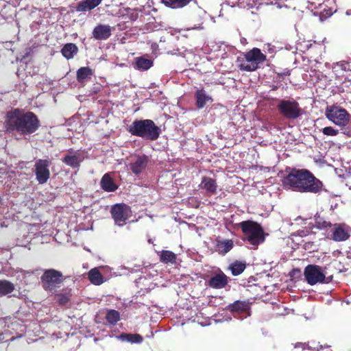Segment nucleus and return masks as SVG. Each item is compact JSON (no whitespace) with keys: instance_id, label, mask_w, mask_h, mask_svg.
<instances>
[{"instance_id":"nucleus-1","label":"nucleus","mask_w":351,"mask_h":351,"mask_svg":"<svg viewBox=\"0 0 351 351\" xmlns=\"http://www.w3.org/2000/svg\"><path fill=\"white\" fill-rule=\"evenodd\" d=\"M286 175L282 179L285 189L299 193H319L324 184L312 172L306 169L287 167Z\"/></svg>"},{"instance_id":"nucleus-2","label":"nucleus","mask_w":351,"mask_h":351,"mask_svg":"<svg viewBox=\"0 0 351 351\" xmlns=\"http://www.w3.org/2000/svg\"><path fill=\"white\" fill-rule=\"evenodd\" d=\"M40 126L38 117L31 111L13 108L5 117L4 127L6 131H16L23 136L36 132Z\"/></svg>"},{"instance_id":"nucleus-3","label":"nucleus","mask_w":351,"mask_h":351,"mask_svg":"<svg viewBox=\"0 0 351 351\" xmlns=\"http://www.w3.org/2000/svg\"><path fill=\"white\" fill-rule=\"evenodd\" d=\"M128 132L133 136L152 141L157 140L161 134L160 128L152 119L134 120Z\"/></svg>"},{"instance_id":"nucleus-4","label":"nucleus","mask_w":351,"mask_h":351,"mask_svg":"<svg viewBox=\"0 0 351 351\" xmlns=\"http://www.w3.org/2000/svg\"><path fill=\"white\" fill-rule=\"evenodd\" d=\"M243 236L242 240L247 241L250 245L257 247L259 244L263 243L265 240V234L263 227L258 223L247 220L239 223Z\"/></svg>"},{"instance_id":"nucleus-5","label":"nucleus","mask_w":351,"mask_h":351,"mask_svg":"<svg viewBox=\"0 0 351 351\" xmlns=\"http://www.w3.org/2000/svg\"><path fill=\"white\" fill-rule=\"evenodd\" d=\"M243 56L246 62H241L238 65L239 69L243 71H254L260 67L261 64L264 63L267 60L266 56L256 47L247 51Z\"/></svg>"},{"instance_id":"nucleus-6","label":"nucleus","mask_w":351,"mask_h":351,"mask_svg":"<svg viewBox=\"0 0 351 351\" xmlns=\"http://www.w3.org/2000/svg\"><path fill=\"white\" fill-rule=\"evenodd\" d=\"M64 279L62 273L54 269L45 270L40 276L42 287L45 291L51 293L60 287Z\"/></svg>"},{"instance_id":"nucleus-7","label":"nucleus","mask_w":351,"mask_h":351,"mask_svg":"<svg viewBox=\"0 0 351 351\" xmlns=\"http://www.w3.org/2000/svg\"><path fill=\"white\" fill-rule=\"evenodd\" d=\"M279 113L286 119L294 120L303 114V110L295 99H280L277 104Z\"/></svg>"},{"instance_id":"nucleus-8","label":"nucleus","mask_w":351,"mask_h":351,"mask_svg":"<svg viewBox=\"0 0 351 351\" xmlns=\"http://www.w3.org/2000/svg\"><path fill=\"white\" fill-rule=\"evenodd\" d=\"M325 115L328 120L339 126H345L349 121L350 115L348 111L334 105L326 108Z\"/></svg>"},{"instance_id":"nucleus-9","label":"nucleus","mask_w":351,"mask_h":351,"mask_svg":"<svg viewBox=\"0 0 351 351\" xmlns=\"http://www.w3.org/2000/svg\"><path fill=\"white\" fill-rule=\"evenodd\" d=\"M131 208L125 204H116L111 207L110 213L116 224L123 226L131 216Z\"/></svg>"},{"instance_id":"nucleus-10","label":"nucleus","mask_w":351,"mask_h":351,"mask_svg":"<svg viewBox=\"0 0 351 351\" xmlns=\"http://www.w3.org/2000/svg\"><path fill=\"white\" fill-rule=\"evenodd\" d=\"M51 161L47 159H38L34 164L36 179L40 184H45L50 178L49 166Z\"/></svg>"},{"instance_id":"nucleus-11","label":"nucleus","mask_w":351,"mask_h":351,"mask_svg":"<svg viewBox=\"0 0 351 351\" xmlns=\"http://www.w3.org/2000/svg\"><path fill=\"white\" fill-rule=\"evenodd\" d=\"M304 276L306 282L311 285L318 282L323 283L326 278L322 267L317 265H308L304 269Z\"/></svg>"},{"instance_id":"nucleus-12","label":"nucleus","mask_w":351,"mask_h":351,"mask_svg":"<svg viewBox=\"0 0 351 351\" xmlns=\"http://www.w3.org/2000/svg\"><path fill=\"white\" fill-rule=\"evenodd\" d=\"M326 237L336 242L345 241L350 237V230L344 223H335Z\"/></svg>"},{"instance_id":"nucleus-13","label":"nucleus","mask_w":351,"mask_h":351,"mask_svg":"<svg viewBox=\"0 0 351 351\" xmlns=\"http://www.w3.org/2000/svg\"><path fill=\"white\" fill-rule=\"evenodd\" d=\"M149 162V158L147 156L138 155L135 157V160L129 164L130 169L132 172L138 176L147 167Z\"/></svg>"},{"instance_id":"nucleus-14","label":"nucleus","mask_w":351,"mask_h":351,"mask_svg":"<svg viewBox=\"0 0 351 351\" xmlns=\"http://www.w3.org/2000/svg\"><path fill=\"white\" fill-rule=\"evenodd\" d=\"M208 285L215 289L226 287L228 283V277L221 271L212 276L207 282Z\"/></svg>"},{"instance_id":"nucleus-15","label":"nucleus","mask_w":351,"mask_h":351,"mask_svg":"<svg viewBox=\"0 0 351 351\" xmlns=\"http://www.w3.org/2000/svg\"><path fill=\"white\" fill-rule=\"evenodd\" d=\"M111 32L110 26L99 24L93 30V37L98 40H107L111 36Z\"/></svg>"},{"instance_id":"nucleus-16","label":"nucleus","mask_w":351,"mask_h":351,"mask_svg":"<svg viewBox=\"0 0 351 351\" xmlns=\"http://www.w3.org/2000/svg\"><path fill=\"white\" fill-rule=\"evenodd\" d=\"M199 186L206 191L208 195L210 196L217 193L218 186L215 179L210 177L204 176Z\"/></svg>"},{"instance_id":"nucleus-17","label":"nucleus","mask_w":351,"mask_h":351,"mask_svg":"<svg viewBox=\"0 0 351 351\" xmlns=\"http://www.w3.org/2000/svg\"><path fill=\"white\" fill-rule=\"evenodd\" d=\"M69 152L70 154H66L62 158V162L73 169L79 168L81 162L84 160V157L79 154L75 153L74 154H71V152Z\"/></svg>"},{"instance_id":"nucleus-18","label":"nucleus","mask_w":351,"mask_h":351,"mask_svg":"<svg viewBox=\"0 0 351 351\" xmlns=\"http://www.w3.org/2000/svg\"><path fill=\"white\" fill-rule=\"evenodd\" d=\"M100 186L106 192H114L118 189V185L108 173L102 176L100 180Z\"/></svg>"},{"instance_id":"nucleus-19","label":"nucleus","mask_w":351,"mask_h":351,"mask_svg":"<svg viewBox=\"0 0 351 351\" xmlns=\"http://www.w3.org/2000/svg\"><path fill=\"white\" fill-rule=\"evenodd\" d=\"M93 71L88 66L80 67L76 73V78L77 82L82 84L87 81L90 80L91 77L93 75Z\"/></svg>"},{"instance_id":"nucleus-20","label":"nucleus","mask_w":351,"mask_h":351,"mask_svg":"<svg viewBox=\"0 0 351 351\" xmlns=\"http://www.w3.org/2000/svg\"><path fill=\"white\" fill-rule=\"evenodd\" d=\"M196 106L199 109L203 108L207 102H213V98L206 93L204 89H199L195 94Z\"/></svg>"},{"instance_id":"nucleus-21","label":"nucleus","mask_w":351,"mask_h":351,"mask_svg":"<svg viewBox=\"0 0 351 351\" xmlns=\"http://www.w3.org/2000/svg\"><path fill=\"white\" fill-rule=\"evenodd\" d=\"M102 0H84L78 3L76 6V11H89L99 5Z\"/></svg>"},{"instance_id":"nucleus-22","label":"nucleus","mask_w":351,"mask_h":351,"mask_svg":"<svg viewBox=\"0 0 351 351\" xmlns=\"http://www.w3.org/2000/svg\"><path fill=\"white\" fill-rule=\"evenodd\" d=\"M234 246L233 241L230 239L220 241L217 239L216 247L219 254L224 256L230 252Z\"/></svg>"},{"instance_id":"nucleus-23","label":"nucleus","mask_w":351,"mask_h":351,"mask_svg":"<svg viewBox=\"0 0 351 351\" xmlns=\"http://www.w3.org/2000/svg\"><path fill=\"white\" fill-rule=\"evenodd\" d=\"M88 278L95 285H100L104 282V278L97 268L91 269L88 273Z\"/></svg>"},{"instance_id":"nucleus-24","label":"nucleus","mask_w":351,"mask_h":351,"mask_svg":"<svg viewBox=\"0 0 351 351\" xmlns=\"http://www.w3.org/2000/svg\"><path fill=\"white\" fill-rule=\"evenodd\" d=\"M78 52V48L74 43H66L61 49L62 55L67 60L71 59Z\"/></svg>"},{"instance_id":"nucleus-25","label":"nucleus","mask_w":351,"mask_h":351,"mask_svg":"<svg viewBox=\"0 0 351 351\" xmlns=\"http://www.w3.org/2000/svg\"><path fill=\"white\" fill-rule=\"evenodd\" d=\"M191 0H160L166 7L171 9H180L186 6Z\"/></svg>"},{"instance_id":"nucleus-26","label":"nucleus","mask_w":351,"mask_h":351,"mask_svg":"<svg viewBox=\"0 0 351 351\" xmlns=\"http://www.w3.org/2000/svg\"><path fill=\"white\" fill-rule=\"evenodd\" d=\"M228 308L232 312L245 313L250 309V306L245 301L237 300L230 304Z\"/></svg>"},{"instance_id":"nucleus-27","label":"nucleus","mask_w":351,"mask_h":351,"mask_svg":"<svg viewBox=\"0 0 351 351\" xmlns=\"http://www.w3.org/2000/svg\"><path fill=\"white\" fill-rule=\"evenodd\" d=\"M153 66V61L145 58L144 56L136 58L135 60V67L138 70L146 71Z\"/></svg>"},{"instance_id":"nucleus-28","label":"nucleus","mask_w":351,"mask_h":351,"mask_svg":"<svg viewBox=\"0 0 351 351\" xmlns=\"http://www.w3.org/2000/svg\"><path fill=\"white\" fill-rule=\"evenodd\" d=\"M334 224L324 219L322 217H317L315 219V226L321 230H324L327 233L330 231Z\"/></svg>"},{"instance_id":"nucleus-29","label":"nucleus","mask_w":351,"mask_h":351,"mask_svg":"<svg viewBox=\"0 0 351 351\" xmlns=\"http://www.w3.org/2000/svg\"><path fill=\"white\" fill-rule=\"evenodd\" d=\"M160 261L165 264L169 263L175 264L176 263V255L169 250H162L160 254Z\"/></svg>"},{"instance_id":"nucleus-30","label":"nucleus","mask_w":351,"mask_h":351,"mask_svg":"<svg viewBox=\"0 0 351 351\" xmlns=\"http://www.w3.org/2000/svg\"><path fill=\"white\" fill-rule=\"evenodd\" d=\"M14 289V285L10 281L0 280V297L12 293Z\"/></svg>"},{"instance_id":"nucleus-31","label":"nucleus","mask_w":351,"mask_h":351,"mask_svg":"<svg viewBox=\"0 0 351 351\" xmlns=\"http://www.w3.org/2000/svg\"><path fill=\"white\" fill-rule=\"evenodd\" d=\"M105 317L109 324L114 325L120 320V313L116 310L108 309Z\"/></svg>"},{"instance_id":"nucleus-32","label":"nucleus","mask_w":351,"mask_h":351,"mask_svg":"<svg viewBox=\"0 0 351 351\" xmlns=\"http://www.w3.org/2000/svg\"><path fill=\"white\" fill-rule=\"evenodd\" d=\"M245 269V264L236 261L230 265V269L231 270L232 274L233 276H239L240 275Z\"/></svg>"},{"instance_id":"nucleus-33","label":"nucleus","mask_w":351,"mask_h":351,"mask_svg":"<svg viewBox=\"0 0 351 351\" xmlns=\"http://www.w3.org/2000/svg\"><path fill=\"white\" fill-rule=\"evenodd\" d=\"M121 337L123 339H125L131 343H141L143 340L142 336L138 334H124L122 335Z\"/></svg>"},{"instance_id":"nucleus-34","label":"nucleus","mask_w":351,"mask_h":351,"mask_svg":"<svg viewBox=\"0 0 351 351\" xmlns=\"http://www.w3.org/2000/svg\"><path fill=\"white\" fill-rule=\"evenodd\" d=\"M57 302L60 305H65L70 301L71 295L69 292L64 293H58L56 295Z\"/></svg>"},{"instance_id":"nucleus-35","label":"nucleus","mask_w":351,"mask_h":351,"mask_svg":"<svg viewBox=\"0 0 351 351\" xmlns=\"http://www.w3.org/2000/svg\"><path fill=\"white\" fill-rule=\"evenodd\" d=\"M324 135L334 136L338 134L339 131L331 126L325 127L322 129Z\"/></svg>"},{"instance_id":"nucleus-36","label":"nucleus","mask_w":351,"mask_h":351,"mask_svg":"<svg viewBox=\"0 0 351 351\" xmlns=\"http://www.w3.org/2000/svg\"><path fill=\"white\" fill-rule=\"evenodd\" d=\"M324 348H327L330 350V351H332V350L330 349V346H320V349H323Z\"/></svg>"},{"instance_id":"nucleus-37","label":"nucleus","mask_w":351,"mask_h":351,"mask_svg":"<svg viewBox=\"0 0 351 351\" xmlns=\"http://www.w3.org/2000/svg\"><path fill=\"white\" fill-rule=\"evenodd\" d=\"M300 346H302V344L301 343H298L295 344V347L297 348V347H300Z\"/></svg>"},{"instance_id":"nucleus-38","label":"nucleus","mask_w":351,"mask_h":351,"mask_svg":"<svg viewBox=\"0 0 351 351\" xmlns=\"http://www.w3.org/2000/svg\"><path fill=\"white\" fill-rule=\"evenodd\" d=\"M295 271L300 272V270L299 269H293V272H295Z\"/></svg>"}]
</instances>
